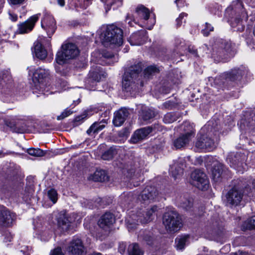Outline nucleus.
Listing matches in <instances>:
<instances>
[{"mask_svg":"<svg viewBox=\"0 0 255 255\" xmlns=\"http://www.w3.org/2000/svg\"><path fill=\"white\" fill-rule=\"evenodd\" d=\"M105 3L106 12H108L113 6V9L122 5V0H101Z\"/></svg>","mask_w":255,"mask_h":255,"instance_id":"nucleus-33","label":"nucleus"},{"mask_svg":"<svg viewBox=\"0 0 255 255\" xmlns=\"http://www.w3.org/2000/svg\"><path fill=\"white\" fill-rule=\"evenodd\" d=\"M15 219L14 213L6 208H0V226H8Z\"/></svg>","mask_w":255,"mask_h":255,"instance_id":"nucleus-17","label":"nucleus"},{"mask_svg":"<svg viewBox=\"0 0 255 255\" xmlns=\"http://www.w3.org/2000/svg\"><path fill=\"white\" fill-rule=\"evenodd\" d=\"M128 253L129 255H143L144 251L137 243H132L128 246Z\"/></svg>","mask_w":255,"mask_h":255,"instance_id":"nucleus-35","label":"nucleus"},{"mask_svg":"<svg viewBox=\"0 0 255 255\" xmlns=\"http://www.w3.org/2000/svg\"><path fill=\"white\" fill-rule=\"evenodd\" d=\"M123 32L122 29L111 25L107 27L101 35L103 44L105 47L111 45L120 46L123 42Z\"/></svg>","mask_w":255,"mask_h":255,"instance_id":"nucleus-3","label":"nucleus"},{"mask_svg":"<svg viewBox=\"0 0 255 255\" xmlns=\"http://www.w3.org/2000/svg\"><path fill=\"white\" fill-rule=\"evenodd\" d=\"M21 248L22 249H21L20 251L21 252H23V254H25L26 255H29V252H30V251L32 249L31 247H29L28 246L21 247Z\"/></svg>","mask_w":255,"mask_h":255,"instance_id":"nucleus-57","label":"nucleus"},{"mask_svg":"<svg viewBox=\"0 0 255 255\" xmlns=\"http://www.w3.org/2000/svg\"><path fill=\"white\" fill-rule=\"evenodd\" d=\"M245 71L242 68H235L230 72L226 73V77L229 81H235L240 80L245 74Z\"/></svg>","mask_w":255,"mask_h":255,"instance_id":"nucleus-28","label":"nucleus"},{"mask_svg":"<svg viewBox=\"0 0 255 255\" xmlns=\"http://www.w3.org/2000/svg\"><path fill=\"white\" fill-rule=\"evenodd\" d=\"M242 182L239 181L237 184H234V187L228 192L227 195L228 203L237 206L239 205L243 198V189L244 186L242 185Z\"/></svg>","mask_w":255,"mask_h":255,"instance_id":"nucleus-7","label":"nucleus"},{"mask_svg":"<svg viewBox=\"0 0 255 255\" xmlns=\"http://www.w3.org/2000/svg\"><path fill=\"white\" fill-rule=\"evenodd\" d=\"M242 229L244 231L246 230H252L255 229V216H253L245 221L242 226Z\"/></svg>","mask_w":255,"mask_h":255,"instance_id":"nucleus-41","label":"nucleus"},{"mask_svg":"<svg viewBox=\"0 0 255 255\" xmlns=\"http://www.w3.org/2000/svg\"><path fill=\"white\" fill-rule=\"evenodd\" d=\"M159 70L154 66H150L147 67L144 71V76L145 78H150L155 73H158Z\"/></svg>","mask_w":255,"mask_h":255,"instance_id":"nucleus-46","label":"nucleus"},{"mask_svg":"<svg viewBox=\"0 0 255 255\" xmlns=\"http://www.w3.org/2000/svg\"><path fill=\"white\" fill-rule=\"evenodd\" d=\"M109 179V176L104 170H97L92 176V180L97 182H105Z\"/></svg>","mask_w":255,"mask_h":255,"instance_id":"nucleus-31","label":"nucleus"},{"mask_svg":"<svg viewBox=\"0 0 255 255\" xmlns=\"http://www.w3.org/2000/svg\"><path fill=\"white\" fill-rule=\"evenodd\" d=\"M163 224L169 234L178 232L183 227V222L179 214L174 211L166 212L163 216Z\"/></svg>","mask_w":255,"mask_h":255,"instance_id":"nucleus-5","label":"nucleus"},{"mask_svg":"<svg viewBox=\"0 0 255 255\" xmlns=\"http://www.w3.org/2000/svg\"><path fill=\"white\" fill-rule=\"evenodd\" d=\"M11 81V76L8 71L4 70L0 72V84L1 85L10 83Z\"/></svg>","mask_w":255,"mask_h":255,"instance_id":"nucleus-43","label":"nucleus"},{"mask_svg":"<svg viewBox=\"0 0 255 255\" xmlns=\"http://www.w3.org/2000/svg\"><path fill=\"white\" fill-rule=\"evenodd\" d=\"M229 82L228 78L226 77V74H224L215 79V83L221 88H225L227 86V83Z\"/></svg>","mask_w":255,"mask_h":255,"instance_id":"nucleus-45","label":"nucleus"},{"mask_svg":"<svg viewBox=\"0 0 255 255\" xmlns=\"http://www.w3.org/2000/svg\"><path fill=\"white\" fill-rule=\"evenodd\" d=\"M252 120H249V123L247 124V126L250 128H253L255 127V112L253 116L251 117Z\"/></svg>","mask_w":255,"mask_h":255,"instance_id":"nucleus-55","label":"nucleus"},{"mask_svg":"<svg viewBox=\"0 0 255 255\" xmlns=\"http://www.w3.org/2000/svg\"><path fill=\"white\" fill-rule=\"evenodd\" d=\"M190 236L184 235L179 236L175 239L176 247L178 250H183L189 244Z\"/></svg>","mask_w":255,"mask_h":255,"instance_id":"nucleus-30","label":"nucleus"},{"mask_svg":"<svg viewBox=\"0 0 255 255\" xmlns=\"http://www.w3.org/2000/svg\"><path fill=\"white\" fill-rule=\"evenodd\" d=\"M79 54V50L77 45L68 43L62 45L61 50L57 53L56 60L58 64L61 65L68 60L74 59Z\"/></svg>","mask_w":255,"mask_h":255,"instance_id":"nucleus-6","label":"nucleus"},{"mask_svg":"<svg viewBox=\"0 0 255 255\" xmlns=\"http://www.w3.org/2000/svg\"><path fill=\"white\" fill-rule=\"evenodd\" d=\"M40 15V13L33 15L27 20L19 23L18 25L17 32L19 34H24L31 31Z\"/></svg>","mask_w":255,"mask_h":255,"instance_id":"nucleus-12","label":"nucleus"},{"mask_svg":"<svg viewBox=\"0 0 255 255\" xmlns=\"http://www.w3.org/2000/svg\"><path fill=\"white\" fill-rule=\"evenodd\" d=\"M127 172H128V175L127 176H129V177H131L134 173V169L131 168L130 169H127Z\"/></svg>","mask_w":255,"mask_h":255,"instance_id":"nucleus-63","label":"nucleus"},{"mask_svg":"<svg viewBox=\"0 0 255 255\" xmlns=\"http://www.w3.org/2000/svg\"><path fill=\"white\" fill-rule=\"evenodd\" d=\"M25 0H8L11 5H19L24 1Z\"/></svg>","mask_w":255,"mask_h":255,"instance_id":"nucleus-56","label":"nucleus"},{"mask_svg":"<svg viewBox=\"0 0 255 255\" xmlns=\"http://www.w3.org/2000/svg\"><path fill=\"white\" fill-rule=\"evenodd\" d=\"M141 209L142 208L139 209L136 216L137 219L135 218L134 220L142 224H145L151 221L153 219V214L155 212L154 208H146L145 211H142Z\"/></svg>","mask_w":255,"mask_h":255,"instance_id":"nucleus-20","label":"nucleus"},{"mask_svg":"<svg viewBox=\"0 0 255 255\" xmlns=\"http://www.w3.org/2000/svg\"><path fill=\"white\" fill-rule=\"evenodd\" d=\"M72 220H69L66 217L59 218L58 219V227L63 231H67L70 226Z\"/></svg>","mask_w":255,"mask_h":255,"instance_id":"nucleus-39","label":"nucleus"},{"mask_svg":"<svg viewBox=\"0 0 255 255\" xmlns=\"http://www.w3.org/2000/svg\"><path fill=\"white\" fill-rule=\"evenodd\" d=\"M27 153L32 156L35 157H42L45 154V151L40 148H31L28 149Z\"/></svg>","mask_w":255,"mask_h":255,"instance_id":"nucleus-47","label":"nucleus"},{"mask_svg":"<svg viewBox=\"0 0 255 255\" xmlns=\"http://www.w3.org/2000/svg\"><path fill=\"white\" fill-rule=\"evenodd\" d=\"M234 46L230 41L221 40L213 47L212 58L216 62H219L234 56L236 52Z\"/></svg>","mask_w":255,"mask_h":255,"instance_id":"nucleus-2","label":"nucleus"},{"mask_svg":"<svg viewBox=\"0 0 255 255\" xmlns=\"http://www.w3.org/2000/svg\"><path fill=\"white\" fill-rule=\"evenodd\" d=\"M155 128L154 125L153 127H146L136 130L131 137V140L133 143H137L139 140L145 138Z\"/></svg>","mask_w":255,"mask_h":255,"instance_id":"nucleus-21","label":"nucleus"},{"mask_svg":"<svg viewBox=\"0 0 255 255\" xmlns=\"http://www.w3.org/2000/svg\"><path fill=\"white\" fill-rule=\"evenodd\" d=\"M188 51L191 53L195 54L196 56L197 55V50L194 49L193 47H189Z\"/></svg>","mask_w":255,"mask_h":255,"instance_id":"nucleus-62","label":"nucleus"},{"mask_svg":"<svg viewBox=\"0 0 255 255\" xmlns=\"http://www.w3.org/2000/svg\"><path fill=\"white\" fill-rule=\"evenodd\" d=\"M13 237L9 233H6L4 235L3 241L5 243L10 242L12 239Z\"/></svg>","mask_w":255,"mask_h":255,"instance_id":"nucleus-58","label":"nucleus"},{"mask_svg":"<svg viewBox=\"0 0 255 255\" xmlns=\"http://www.w3.org/2000/svg\"><path fill=\"white\" fill-rule=\"evenodd\" d=\"M126 246L125 244H120L119 247V252L121 254H124L126 250Z\"/></svg>","mask_w":255,"mask_h":255,"instance_id":"nucleus-59","label":"nucleus"},{"mask_svg":"<svg viewBox=\"0 0 255 255\" xmlns=\"http://www.w3.org/2000/svg\"><path fill=\"white\" fill-rule=\"evenodd\" d=\"M191 184L200 190H207L209 187V180L206 174L201 170L196 169L191 175Z\"/></svg>","mask_w":255,"mask_h":255,"instance_id":"nucleus-8","label":"nucleus"},{"mask_svg":"<svg viewBox=\"0 0 255 255\" xmlns=\"http://www.w3.org/2000/svg\"><path fill=\"white\" fill-rule=\"evenodd\" d=\"M229 171L221 163H216L212 170V179L215 182L221 181L223 177L228 175Z\"/></svg>","mask_w":255,"mask_h":255,"instance_id":"nucleus-16","label":"nucleus"},{"mask_svg":"<svg viewBox=\"0 0 255 255\" xmlns=\"http://www.w3.org/2000/svg\"><path fill=\"white\" fill-rule=\"evenodd\" d=\"M147 39L146 32L140 30L133 33L128 39L131 45H140L144 43Z\"/></svg>","mask_w":255,"mask_h":255,"instance_id":"nucleus-22","label":"nucleus"},{"mask_svg":"<svg viewBox=\"0 0 255 255\" xmlns=\"http://www.w3.org/2000/svg\"><path fill=\"white\" fill-rule=\"evenodd\" d=\"M135 13L139 19L145 20L149 18L150 12L149 10L143 5H138L135 9Z\"/></svg>","mask_w":255,"mask_h":255,"instance_id":"nucleus-29","label":"nucleus"},{"mask_svg":"<svg viewBox=\"0 0 255 255\" xmlns=\"http://www.w3.org/2000/svg\"><path fill=\"white\" fill-rule=\"evenodd\" d=\"M34 193L33 187L31 185H27L24 191V195L26 197H30L32 196V195Z\"/></svg>","mask_w":255,"mask_h":255,"instance_id":"nucleus-52","label":"nucleus"},{"mask_svg":"<svg viewBox=\"0 0 255 255\" xmlns=\"http://www.w3.org/2000/svg\"><path fill=\"white\" fill-rule=\"evenodd\" d=\"M105 126L101 125V123L95 122L91 125L90 128L87 130L88 135H91L92 133L94 134L98 133L100 131L102 130Z\"/></svg>","mask_w":255,"mask_h":255,"instance_id":"nucleus-40","label":"nucleus"},{"mask_svg":"<svg viewBox=\"0 0 255 255\" xmlns=\"http://www.w3.org/2000/svg\"><path fill=\"white\" fill-rule=\"evenodd\" d=\"M34 49L35 55L38 58L43 60L47 57V51L40 43L38 42H36L35 44Z\"/></svg>","mask_w":255,"mask_h":255,"instance_id":"nucleus-32","label":"nucleus"},{"mask_svg":"<svg viewBox=\"0 0 255 255\" xmlns=\"http://www.w3.org/2000/svg\"><path fill=\"white\" fill-rule=\"evenodd\" d=\"M115 217L113 214L110 212H106L101 216L98 221V224L101 229L103 230L105 232H107L115 222Z\"/></svg>","mask_w":255,"mask_h":255,"instance_id":"nucleus-14","label":"nucleus"},{"mask_svg":"<svg viewBox=\"0 0 255 255\" xmlns=\"http://www.w3.org/2000/svg\"><path fill=\"white\" fill-rule=\"evenodd\" d=\"M41 27L47 32L48 35L50 37L56 29V22L53 17L50 15H45L41 22Z\"/></svg>","mask_w":255,"mask_h":255,"instance_id":"nucleus-15","label":"nucleus"},{"mask_svg":"<svg viewBox=\"0 0 255 255\" xmlns=\"http://www.w3.org/2000/svg\"><path fill=\"white\" fill-rule=\"evenodd\" d=\"M50 255H64L62 253L61 248L57 247L53 250Z\"/></svg>","mask_w":255,"mask_h":255,"instance_id":"nucleus-54","label":"nucleus"},{"mask_svg":"<svg viewBox=\"0 0 255 255\" xmlns=\"http://www.w3.org/2000/svg\"><path fill=\"white\" fill-rule=\"evenodd\" d=\"M142 70L141 63L132 65L126 70L122 81L123 88L126 91L131 92L136 90L137 83L135 81Z\"/></svg>","mask_w":255,"mask_h":255,"instance_id":"nucleus-1","label":"nucleus"},{"mask_svg":"<svg viewBox=\"0 0 255 255\" xmlns=\"http://www.w3.org/2000/svg\"><path fill=\"white\" fill-rule=\"evenodd\" d=\"M103 55L105 58L107 59H110L114 57V55L108 52H104Z\"/></svg>","mask_w":255,"mask_h":255,"instance_id":"nucleus-61","label":"nucleus"},{"mask_svg":"<svg viewBox=\"0 0 255 255\" xmlns=\"http://www.w3.org/2000/svg\"><path fill=\"white\" fill-rule=\"evenodd\" d=\"M4 123L13 132L22 133L27 129L26 124L23 119H15L5 120Z\"/></svg>","mask_w":255,"mask_h":255,"instance_id":"nucleus-11","label":"nucleus"},{"mask_svg":"<svg viewBox=\"0 0 255 255\" xmlns=\"http://www.w3.org/2000/svg\"><path fill=\"white\" fill-rule=\"evenodd\" d=\"M170 89L169 88H165L164 87L162 88V92L164 94H167L169 92Z\"/></svg>","mask_w":255,"mask_h":255,"instance_id":"nucleus-64","label":"nucleus"},{"mask_svg":"<svg viewBox=\"0 0 255 255\" xmlns=\"http://www.w3.org/2000/svg\"><path fill=\"white\" fill-rule=\"evenodd\" d=\"M158 195V191L154 186H147L141 192L138 200L143 204H148L154 201Z\"/></svg>","mask_w":255,"mask_h":255,"instance_id":"nucleus-10","label":"nucleus"},{"mask_svg":"<svg viewBox=\"0 0 255 255\" xmlns=\"http://www.w3.org/2000/svg\"><path fill=\"white\" fill-rule=\"evenodd\" d=\"M73 113V112L70 110L66 109H65L60 116H57V119L58 120H61L64 118L67 117Z\"/></svg>","mask_w":255,"mask_h":255,"instance_id":"nucleus-51","label":"nucleus"},{"mask_svg":"<svg viewBox=\"0 0 255 255\" xmlns=\"http://www.w3.org/2000/svg\"><path fill=\"white\" fill-rule=\"evenodd\" d=\"M155 116L154 111L150 109L144 108L141 110L140 117L144 121L153 119Z\"/></svg>","mask_w":255,"mask_h":255,"instance_id":"nucleus-36","label":"nucleus"},{"mask_svg":"<svg viewBox=\"0 0 255 255\" xmlns=\"http://www.w3.org/2000/svg\"><path fill=\"white\" fill-rule=\"evenodd\" d=\"M129 114L128 110L127 109L121 108L115 112L113 119V124L115 126H121L126 120Z\"/></svg>","mask_w":255,"mask_h":255,"instance_id":"nucleus-24","label":"nucleus"},{"mask_svg":"<svg viewBox=\"0 0 255 255\" xmlns=\"http://www.w3.org/2000/svg\"><path fill=\"white\" fill-rule=\"evenodd\" d=\"M187 14L185 13H181L179 17L176 19L177 21V24L179 26L181 25V23H180L179 21L183 18L184 16H186Z\"/></svg>","mask_w":255,"mask_h":255,"instance_id":"nucleus-60","label":"nucleus"},{"mask_svg":"<svg viewBox=\"0 0 255 255\" xmlns=\"http://www.w3.org/2000/svg\"><path fill=\"white\" fill-rule=\"evenodd\" d=\"M67 251L70 255H85L87 252L81 239L76 237L70 242Z\"/></svg>","mask_w":255,"mask_h":255,"instance_id":"nucleus-9","label":"nucleus"},{"mask_svg":"<svg viewBox=\"0 0 255 255\" xmlns=\"http://www.w3.org/2000/svg\"><path fill=\"white\" fill-rule=\"evenodd\" d=\"M49 70L39 68L34 72L33 75V81H36L40 85L42 84L43 80L46 79L49 76Z\"/></svg>","mask_w":255,"mask_h":255,"instance_id":"nucleus-26","label":"nucleus"},{"mask_svg":"<svg viewBox=\"0 0 255 255\" xmlns=\"http://www.w3.org/2000/svg\"><path fill=\"white\" fill-rule=\"evenodd\" d=\"M231 7L236 15L231 18L230 24L234 31L242 32L245 29L243 20H246L248 17L247 12L244 10L243 3L241 0H236L232 2Z\"/></svg>","mask_w":255,"mask_h":255,"instance_id":"nucleus-4","label":"nucleus"},{"mask_svg":"<svg viewBox=\"0 0 255 255\" xmlns=\"http://www.w3.org/2000/svg\"><path fill=\"white\" fill-rule=\"evenodd\" d=\"M193 137L181 134L178 137L173 141L174 146L176 149H180L189 144Z\"/></svg>","mask_w":255,"mask_h":255,"instance_id":"nucleus-27","label":"nucleus"},{"mask_svg":"<svg viewBox=\"0 0 255 255\" xmlns=\"http://www.w3.org/2000/svg\"><path fill=\"white\" fill-rule=\"evenodd\" d=\"M99 71H90L89 73L90 78L95 82H99L102 78L106 77V75L105 73H103L101 70L98 69Z\"/></svg>","mask_w":255,"mask_h":255,"instance_id":"nucleus-44","label":"nucleus"},{"mask_svg":"<svg viewBox=\"0 0 255 255\" xmlns=\"http://www.w3.org/2000/svg\"><path fill=\"white\" fill-rule=\"evenodd\" d=\"M193 199L188 195L181 197L179 199L180 207H191L193 206Z\"/></svg>","mask_w":255,"mask_h":255,"instance_id":"nucleus-38","label":"nucleus"},{"mask_svg":"<svg viewBox=\"0 0 255 255\" xmlns=\"http://www.w3.org/2000/svg\"><path fill=\"white\" fill-rule=\"evenodd\" d=\"M113 200L112 197H106L103 199L100 198H97L94 201V203L85 199H83L81 202L82 206H108L112 204Z\"/></svg>","mask_w":255,"mask_h":255,"instance_id":"nucleus-19","label":"nucleus"},{"mask_svg":"<svg viewBox=\"0 0 255 255\" xmlns=\"http://www.w3.org/2000/svg\"><path fill=\"white\" fill-rule=\"evenodd\" d=\"M138 240L141 243L151 246L155 242V237L153 234L148 230L140 231L138 235Z\"/></svg>","mask_w":255,"mask_h":255,"instance_id":"nucleus-23","label":"nucleus"},{"mask_svg":"<svg viewBox=\"0 0 255 255\" xmlns=\"http://www.w3.org/2000/svg\"><path fill=\"white\" fill-rule=\"evenodd\" d=\"M86 117V115H82L81 116H79L76 117L73 121V125L74 126H78L79 125H80L82 122H83V120L85 119Z\"/></svg>","mask_w":255,"mask_h":255,"instance_id":"nucleus-53","label":"nucleus"},{"mask_svg":"<svg viewBox=\"0 0 255 255\" xmlns=\"http://www.w3.org/2000/svg\"><path fill=\"white\" fill-rule=\"evenodd\" d=\"M118 153V149L116 146H113L104 151L102 155V158L105 160H110L113 159Z\"/></svg>","mask_w":255,"mask_h":255,"instance_id":"nucleus-34","label":"nucleus"},{"mask_svg":"<svg viewBox=\"0 0 255 255\" xmlns=\"http://www.w3.org/2000/svg\"><path fill=\"white\" fill-rule=\"evenodd\" d=\"M195 146L199 149L212 150L216 147L214 140L207 134H201L198 137Z\"/></svg>","mask_w":255,"mask_h":255,"instance_id":"nucleus-13","label":"nucleus"},{"mask_svg":"<svg viewBox=\"0 0 255 255\" xmlns=\"http://www.w3.org/2000/svg\"><path fill=\"white\" fill-rule=\"evenodd\" d=\"M181 130L184 131L183 134L189 135H190V136L194 137L195 135V132L194 131L193 128L192 126L188 122L184 123L180 126Z\"/></svg>","mask_w":255,"mask_h":255,"instance_id":"nucleus-37","label":"nucleus"},{"mask_svg":"<svg viewBox=\"0 0 255 255\" xmlns=\"http://www.w3.org/2000/svg\"><path fill=\"white\" fill-rule=\"evenodd\" d=\"M213 30L214 27L210 24L206 22V27L202 30V33L204 36H207L209 35V32L213 31Z\"/></svg>","mask_w":255,"mask_h":255,"instance_id":"nucleus-50","label":"nucleus"},{"mask_svg":"<svg viewBox=\"0 0 255 255\" xmlns=\"http://www.w3.org/2000/svg\"><path fill=\"white\" fill-rule=\"evenodd\" d=\"M185 167V162L183 160L181 159L177 163H174L170 166V172L175 179L178 178V176L183 173L184 167Z\"/></svg>","mask_w":255,"mask_h":255,"instance_id":"nucleus-25","label":"nucleus"},{"mask_svg":"<svg viewBox=\"0 0 255 255\" xmlns=\"http://www.w3.org/2000/svg\"><path fill=\"white\" fill-rule=\"evenodd\" d=\"M48 196L53 203L56 202L57 200V193L55 190L52 189L49 190L48 191Z\"/></svg>","mask_w":255,"mask_h":255,"instance_id":"nucleus-49","label":"nucleus"},{"mask_svg":"<svg viewBox=\"0 0 255 255\" xmlns=\"http://www.w3.org/2000/svg\"><path fill=\"white\" fill-rule=\"evenodd\" d=\"M180 117L179 113H168L164 116L163 121L165 123H172L177 121Z\"/></svg>","mask_w":255,"mask_h":255,"instance_id":"nucleus-42","label":"nucleus"},{"mask_svg":"<svg viewBox=\"0 0 255 255\" xmlns=\"http://www.w3.org/2000/svg\"><path fill=\"white\" fill-rule=\"evenodd\" d=\"M246 155L241 152H230L227 157V161L230 164L231 166L234 167L240 166L244 162Z\"/></svg>","mask_w":255,"mask_h":255,"instance_id":"nucleus-18","label":"nucleus"},{"mask_svg":"<svg viewBox=\"0 0 255 255\" xmlns=\"http://www.w3.org/2000/svg\"><path fill=\"white\" fill-rule=\"evenodd\" d=\"M177 105V102L175 101L169 100L162 105V109L171 110L175 107Z\"/></svg>","mask_w":255,"mask_h":255,"instance_id":"nucleus-48","label":"nucleus"}]
</instances>
